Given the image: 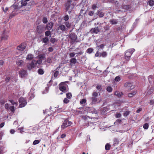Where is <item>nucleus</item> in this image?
I'll return each instance as SVG.
<instances>
[{
	"mask_svg": "<svg viewBox=\"0 0 154 154\" xmlns=\"http://www.w3.org/2000/svg\"><path fill=\"white\" fill-rule=\"evenodd\" d=\"M135 51L134 49L131 48L127 50L125 52L124 56L126 60L129 61L130 60L131 55Z\"/></svg>",
	"mask_w": 154,
	"mask_h": 154,
	"instance_id": "1",
	"label": "nucleus"
},
{
	"mask_svg": "<svg viewBox=\"0 0 154 154\" xmlns=\"http://www.w3.org/2000/svg\"><path fill=\"white\" fill-rule=\"evenodd\" d=\"M45 29L43 25H40L37 26L36 29L37 33L40 34L43 33L45 30Z\"/></svg>",
	"mask_w": 154,
	"mask_h": 154,
	"instance_id": "2",
	"label": "nucleus"
},
{
	"mask_svg": "<svg viewBox=\"0 0 154 154\" xmlns=\"http://www.w3.org/2000/svg\"><path fill=\"white\" fill-rule=\"evenodd\" d=\"M19 101L20 103L19 106L20 108L24 107L27 104L25 99L23 97H20L19 99Z\"/></svg>",
	"mask_w": 154,
	"mask_h": 154,
	"instance_id": "3",
	"label": "nucleus"
},
{
	"mask_svg": "<svg viewBox=\"0 0 154 154\" xmlns=\"http://www.w3.org/2000/svg\"><path fill=\"white\" fill-rule=\"evenodd\" d=\"M69 38L71 39L70 43L72 44L76 41L77 36L74 33H72L70 34Z\"/></svg>",
	"mask_w": 154,
	"mask_h": 154,
	"instance_id": "4",
	"label": "nucleus"
},
{
	"mask_svg": "<svg viewBox=\"0 0 154 154\" xmlns=\"http://www.w3.org/2000/svg\"><path fill=\"white\" fill-rule=\"evenodd\" d=\"M72 122L71 121H68L67 119H66L61 125V128L62 129H64L67 127L70 126Z\"/></svg>",
	"mask_w": 154,
	"mask_h": 154,
	"instance_id": "5",
	"label": "nucleus"
},
{
	"mask_svg": "<svg viewBox=\"0 0 154 154\" xmlns=\"http://www.w3.org/2000/svg\"><path fill=\"white\" fill-rule=\"evenodd\" d=\"M124 86L129 90L133 89L135 87V85H134L132 83L129 82L125 83L124 84Z\"/></svg>",
	"mask_w": 154,
	"mask_h": 154,
	"instance_id": "6",
	"label": "nucleus"
},
{
	"mask_svg": "<svg viewBox=\"0 0 154 154\" xmlns=\"http://www.w3.org/2000/svg\"><path fill=\"white\" fill-rule=\"evenodd\" d=\"M63 82H61L59 85V90L64 93H66L67 91H66V87L68 86L63 85Z\"/></svg>",
	"mask_w": 154,
	"mask_h": 154,
	"instance_id": "7",
	"label": "nucleus"
},
{
	"mask_svg": "<svg viewBox=\"0 0 154 154\" xmlns=\"http://www.w3.org/2000/svg\"><path fill=\"white\" fill-rule=\"evenodd\" d=\"M66 29L64 25L60 24L56 30L57 32L60 33L65 31L66 30Z\"/></svg>",
	"mask_w": 154,
	"mask_h": 154,
	"instance_id": "8",
	"label": "nucleus"
},
{
	"mask_svg": "<svg viewBox=\"0 0 154 154\" xmlns=\"http://www.w3.org/2000/svg\"><path fill=\"white\" fill-rule=\"evenodd\" d=\"M26 45L24 43H22L17 47V49L20 51H23L26 48Z\"/></svg>",
	"mask_w": 154,
	"mask_h": 154,
	"instance_id": "9",
	"label": "nucleus"
},
{
	"mask_svg": "<svg viewBox=\"0 0 154 154\" xmlns=\"http://www.w3.org/2000/svg\"><path fill=\"white\" fill-rule=\"evenodd\" d=\"M35 62L34 60H33L30 63H28L27 67L29 70H30L35 67L36 66Z\"/></svg>",
	"mask_w": 154,
	"mask_h": 154,
	"instance_id": "10",
	"label": "nucleus"
},
{
	"mask_svg": "<svg viewBox=\"0 0 154 154\" xmlns=\"http://www.w3.org/2000/svg\"><path fill=\"white\" fill-rule=\"evenodd\" d=\"M6 31V30L5 29H4L3 31V32L0 38V41L3 40L5 41L8 39V35L7 34H5Z\"/></svg>",
	"mask_w": 154,
	"mask_h": 154,
	"instance_id": "11",
	"label": "nucleus"
},
{
	"mask_svg": "<svg viewBox=\"0 0 154 154\" xmlns=\"http://www.w3.org/2000/svg\"><path fill=\"white\" fill-rule=\"evenodd\" d=\"M53 24L52 21L50 22L46 25V29L48 30H50L53 27Z\"/></svg>",
	"mask_w": 154,
	"mask_h": 154,
	"instance_id": "12",
	"label": "nucleus"
},
{
	"mask_svg": "<svg viewBox=\"0 0 154 154\" xmlns=\"http://www.w3.org/2000/svg\"><path fill=\"white\" fill-rule=\"evenodd\" d=\"M26 71L24 69H22L19 72V76L20 77L22 78L24 77L25 75H26Z\"/></svg>",
	"mask_w": 154,
	"mask_h": 154,
	"instance_id": "13",
	"label": "nucleus"
},
{
	"mask_svg": "<svg viewBox=\"0 0 154 154\" xmlns=\"http://www.w3.org/2000/svg\"><path fill=\"white\" fill-rule=\"evenodd\" d=\"M72 2V0H68L65 4L66 10V11H68L71 5V3Z\"/></svg>",
	"mask_w": 154,
	"mask_h": 154,
	"instance_id": "14",
	"label": "nucleus"
},
{
	"mask_svg": "<svg viewBox=\"0 0 154 154\" xmlns=\"http://www.w3.org/2000/svg\"><path fill=\"white\" fill-rule=\"evenodd\" d=\"M97 14L98 16L100 18L103 17L104 15V14L103 12L99 10L97 11Z\"/></svg>",
	"mask_w": 154,
	"mask_h": 154,
	"instance_id": "15",
	"label": "nucleus"
},
{
	"mask_svg": "<svg viewBox=\"0 0 154 154\" xmlns=\"http://www.w3.org/2000/svg\"><path fill=\"white\" fill-rule=\"evenodd\" d=\"M109 110V109L107 107H105L101 110V113L102 114L105 115L106 112Z\"/></svg>",
	"mask_w": 154,
	"mask_h": 154,
	"instance_id": "16",
	"label": "nucleus"
},
{
	"mask_svg": "<svg viewBox=\"0 0 154 154\" xmlns=\"http://www.w3.org/2000/svg\"><path fill=\"white\" fill-rule=\"evenodd\" d=\"M91 30H92L93 32L95 34L98 33L100 31L98 27H95L94 28H92Z\"/></svg>",
	"mask_w": 154,
	"mask_h": 154,
	"instance_id": "17",
	"label": "nucleus"
},
{
	"mask_svg": "<svg viewBox=\"0 0 154 154\" xmlns=\"http://www.w3.org/2000/svg\"><path fill=\"white\" fill-rule=\"evenodd\" d=\"M137 93V91H135L131 93H129L128 94V97H132L135 95Z\"/></svg>",
	"mask_w": 154,
	"mask_h": 154,
	"instance_id": "18",
	"label": "nucleus"
},
{
	"mask_svg": "<svg viewBox=\"0 0 154 154\" xmlns=\"http://www.w3.org/2000/svg\"><path fill=\"white\" fill-rule=\"evenodd\" d=\"M16 64L19 66H21L23 64V61L22 60H18L16 61Z\"/></svg>",
	"mask_w": 154,
	"mask_h": 154,
	"instance_id": "19",
	"label": "nucleus"
},
{
	"mask_svg": "<svg viewBox=\"0 0 154 154\" xmlns=\"http://www.w3.org/2000/svg\"><path fill=\"white\" fill-rule=\"evenodd\" d=\"M114 94L115 95L117 96L118 97H120L123 95V93L122 92L116 91L115 92Z\"/></svg>",
	"mask_w": 154,
	"mask_h": 154,
	"instance_id": "20",
	"label": "nucleus"
},
{
	"mask_svg": "<svg viewBox=\"0 0 154 154\" xmlns=\"http://www.w3.org/2000/svg\"><path fill=\"white\" fill-rule=\"evenodd\" d=\"M111 145L109 143H107L105 146V149L106 150H109L110 149Z\"/></svg>",
	"mask_w": 154,
	"mask_h": 154,
	"instance_id": "21",
	"label": "nucleus"
},
{
	"mask_svg": "<svg viewBox=\"0 0 154 154\" xmlns=\"http://www.w3.org/2000/svg\"><path fill=\"white\" fill-rule=\"evenodd\" d=\"M33 58V56L32 54H29L27 56L26 59L28 60H31Z\"/></svg>",
	"mask_w": 154,
	"mask_h": 154,
	"instance_id": "22",
	"label": "nucleus"
},
{
	"mask_svg": "<svg viewBox=\"0 0 154 154\" xmlns=\"http://www.w3.org/2000/svg\"><path fill=\"white\" fill-rule=\"evenodd\" d=\"M34 61H35V64L36 65V66L37 64H40L42 63V60L41 59H38L37 61L34 60Z\"/></svg>",
	"mask_w": 154,
	"mask_h": 154,
	"instance_id": "23",
	"label": "nucleus"
},
{
	"mask_svg": "<svg viewBox=\"0 0 154 154\" xmlns=\"http://www.w3.org/2000/svg\"><path fill=\"white\" fill-rule=\"evenodd\" d=\"M76 60L75 58H72L70 60V63L75 64L76 63Z\"/></svg>",
	"mask_w": 154,
	"mask_h": 154,
	"instance_id": "24",
	"label": "nucleus"
},
{
	"mask_svg": "<svg viewBox=\"0 0 154 154\" xmlns=\"http://www.w3.org/2000/svg\"><path fill=\"white\" fill-rule=\"evenodd\" d=\"M38 73L40 75H43L44 73V71L42 69H38Z\"/></svg>",
	"mask_w": 154,
	"mask_h": 154,
	"instance_id": "25",
	"label": "nucleus"
},
{
	"mask_svg": "<svg viewBox=\"0 0 154 154\" xmlns=\"http://www.w3.org/2000/svg\"><path fill=\"white\" fill-rule=\"evenodd\" d=\"M113 143L114 146L117 145L119 144V141L117 139L115 138L114 139Z\"/></svg>",
	"mask_w": 154,
	"mask_h": 154,
	"instance_id": "26",
	"label": "nucleus"
},
{
	"mask_svg": "<svg viewBox=\"0 0 154 154\" xmlns=\"http://www.w3.org/2000/svg\"><path fill=\"white\" fill-rule=\"evenodd\" d=\"M106 90V91L109 92H111L112 91V88L110 86L108 87Z\"/></svg>",
	"mask_w": 154,
	"mask_h": 154,
	"instance_id": "27",
	"label": "nucleus"
},
{
	"mask_svg": "<svg viewBox=\"0 0 154 154\" xmlns=\"http://www.w3.org/2000/svg\"><path fill=\"white\" fill-rule=\"evenodd\" d=\"M51 34V32L50 31V30H48L46 31L45 32V35L47 36H48L50 35Z\"/></svg>",
	"mask_w": 154,
	"mask_h": 154,
	"instance_id": "28",
	"label": "nucleus"
},
{
	"mask_svg": "<svg viewBox=\"0 0 154 154\" xmlns=\"http://www.w3.org/2000/svg\"><path fill=\"white\" fill-rule=\"evenodd\" d=\"M67 28H69L71 27V24L68 22H66L64 23Z\"/></svg>",
	"mask_w": 154,
	"mask_h": 154,
	"instance_id": "29",
	"label": "nucleus"
},
{
	"mask_svg": "<svg viewBox=\"0 0 154 154\" xmlns=\"http://www.w3.org/2000/svg\"><path fill=\"white\" fill-rule=\"evenodd\" d=\"M110 22L112 24H116L117 23L116 20L115 19H112L110 20Z\"/></svg>",
	"mask_w": 154,
	"mask_h": 154,
	"instance_id": "30",
	"label": "nucleus"
},
{
	"mask_svg": "<svg viewBox=\"0 0 154 154\" xmlns=\"http://www.w3.org/2000/svg\"><path fill=\"white\" fill-rule=\"evenodd\" d=\"M101 57H105L107 55V53L105 51H103L102 53H101L100 54Z\"/></svg>",
	"mask_w": 154,
	"mask_h": 154,
	"instance_id": "31",
	"label": "nucleus"
},
{
	"mask_svg": "<svg viewBox=\"0 0 154 154\" xmlns=\"http://www.w3.org/2000/svg\"><path fill=\"white\" fill-rule=\"evenodd\" d=\"M153 78V76L152 75H150L148 77V80L150 83H151L152 82V79Z\"/></svg>",
	"mask_w": 154,
	"mask_h": 154,
	"instance_id": "32",
	"label": "nucleus"
},
{
	"mask_svg": "<svg viewBox=\"0 0 154 154\" xmlns=\"http://www.w3.org/2000/svg\"><path fill=\"white\" fill-rule=\"evenodd\" d=\"M148 3L150 6H152L154 5V1L153 0H150L148 2Z\"/></svg>",
	"mask_w": 154,
	"mask_h": 154,
	"instance_id": "33",
	"label": "nucleus"
},
{
	"mask_svg": "<svg viewBox=\"0 0 154 154\" xmlns=\"http://www.w3.org/2000/svg\"><path fill=\"white\" fill-rule=\"evenodd\" d=\"M42 22L45 24L46 23L48 22V19L47 17H43L42 20Z\"/></svg>",
	"mask_w": 154,
	"mask_h": 154,
	"instance_id": "34",
	"label": "nucleus"
},
{
	"mask_svg": "<svg viewBox=\"0 0 154 154\" xmlns=\"http://www.w3.org/2000/svg\"><path fill=\"white\" fill-rule=\"evenodd\" d=\"M149 127V124L147 123H146L144 124L143 125V128L144 129H148Z\"/></svg>",
	"mask_w": 154,
	"mask_h": 154,
	"instance_id": "35",
	"label": "nucleus"
},
{
	"mask_svg": "<svg viewBox=\"0 0 154 154\" xmlns=\"http://www.w3.org/2000/svg\"><path fill=\"white\" fill-rule=\"evenodd\" d=\"M66 97L67 98L70 99L72 97V94L71 93H68L66 94Z\"/></svg>",
	"mask_w": 154,
	"mask_h": 154,
	"instance_id": "36",
	"label": "nucleus"
},
{
	"mask_svg": "<svg viewBox=\"0 0 154 154\" xmlns=\"http://www.w3.org/2000/svg\"><path fill=\"white\" fill-rule=\"evenodd\" d=\"M48 41V39L47 37H45L43 38L42 42L45 43H47Z\"/></svg>",
	"mask_w": 154,
	"mask_h": 154,
	"instance_id": "37",
	"label": "nucleus"
},
{
	"mask_svg": "<svg viewBox=\"0 0 154 154\" xmlns=\"http://www.w3.org/2000/svg\"><path fill=\"white\" fill-rule=\"evenodd\" d=\"M97 98L96 97H93L92 98V103H94L97 101Z\"/></svg>",
	"mask_w": 154,
	"mask_h": 154,
	"instance_id": "38",
	"label": "nucleus"
},
{
	"mask_svg": "<svg viewBox=\"0 0 154 154\" xmlns=\"http://www.w3.org/2000/svg\"><path fill=\"white\" fill-rule=\"evenodd\" d=\"M4 148V147L3 146L0 147V154H2L4 153L3 151Z\"/></svg>",
	"mask_w": 154,
	"mask_h": 154,
	"instance_id": "39",
	"label": "nucleus"
},
{
	"mask_svg": "<svg viewBox=\"0 0 154 154\" xmlns=\"http://www.w3.org/2000/svg\"><path fill=\"white\" fill-rule=\"evenodd\" d=\"M40 142V140H35L33 141V144L34 145H36L38 144Z\"/></svg>",
	"mask_w": 154,
	"mask_h": 154,
	"instance_id": "40",
	"label": "nucleus"
},
{
	"mask_svg": "<svg viewBox=\"0 0 154 154\" xmlns=\"http://www.w3.org/2000/svg\"><path fill=\"white\" fill-rule=\"evenodd\" d=\"M115 80L116 82H119L120 81L121 78L119 76H117L116 77Z\"/></svg>",
	"mask_w": 154,
	"mask_h": 154,
	"instance_id": "41",
	"label": "nucleus"
},
{
	"mask_svg": "<svg viewBox=\"0 0 154 154\" xmlns=\"http://www.w3.org/2000/svg\"><path fill=\"white\" fill-rule=\"evenodd\" d=\"M11 112H14L15 111L14 107V106H11L9 108Z\"/></svg>",
	"mask_w": 154,
	"mask_h": 154,
	"instance_id": "42",
	"label": "nucleus"
},
{
	"mask_svg": "<svg viewBox=\"0 0 154 154\" xmlns=\"http://www.w3.org/2000/svg\"><path fill=\"white\" fill-rule=\"evenodd\" d=\"M130 113V112L129 111H126L123 113V115L124 116H127Z\"/></svg>",
	"mask_w": 154,
	"mask_h": 154,
	"instance_id": "43",
	"label": "nucleus"
},
{
	"mask_svg": "<svg viewBox=\"0 0 154 154\" xmlns=\"http://www.w3.org/2000/svg\"><path fill=\"white\" fill-rule=\"evenodd\" d=\"M93 49L92 48H89L87 50V53H91L93 51Z\"/></svg>",
	"mask_w": 154,
	"mask_h": 154,
	"instance_id": "44",
	"label": "nucleus"
},
{
	"mask_svg": "<svg viewBox=\"0 0 154 154\" xmlns=\"http://www.w3.org/2000/svg\"><path fill=\"white\" fill-rule=\"evenodd\" d=\"M59 72L58 71H56L54 74V77L55 78H56L58 75Z\"/></svg>",
	"mask_w": 154,
	"mask_h": 154,
	"instance_id": "45",
	"label": "nucleus"
},
{
	"mask_svg": "<svg viewBox=\"0 0 154 154\" xmlns=\"http://www.w3.org/2000/svg\"><path fill=\"white\" fill-rule=\"evenodd\" d=\"M100 54V53L98 51H97L95 54V56L97 57H100L101 55Z\"/></svg>",
	"mask_w": 154,
	"mask_h": 154,
	"instance_id": "46",
	"label": "nucleus"
},
{
	"mask_svg": "<svg viewBox=\"0 0 154 154\" xmlns=\"http://www.w3.org/2000/svg\"><path fill=\"white\" fill-rule=\"evenodd\" d=\"M18 130H20V132L21 133H22L24 132V128L23 127L19 128Z\"/></svg>",
	"mask_w": 154,
	"mask_h": 154,
	"instance_id": "47",
	"label": "nucleus"
},
{
	"mask_svg": "<svg viewBox=\"0 0 154 154\" xmlns=\"http://www.w3.org/2000/svg\"><path fill=\"white\" fill-rule=\"evenodd\" d=\"M153 92V90L151 88L147 92V93L149 94H150Z\"/></svg>",
	"mask_w": 154,
	"mask_h": 154,
	"instance_id": "48",
	"label": "nucleus"
},
{
	"mask_svg": "<svg viewBox=\"0 0 154 154\" xmlns=\"http://www.w3.org/2000/svg\"><path fill=\"white\" fill-rule=\"evenodd\" d=\"M9 101L12 103L13 105H17V103L16 102H14V100H9Z\"/></svg>",
	"mask_w": 154,
	"mask_h": 154,
	"instance_id": "49",
	"label": "nucleus"
},
{
	"mask_svg": "<svg viewBox=\"0 0 154 154\" xmlns=\"http://www.w3.org/2000/svg\"><path fill=\"white\" fill-rule=\"evenodd\" d=\"M86 100L85 99H82L80 101V103L81 104H83L86 103Z\"/></svg>",
	"mask_w": 154,
	"mask_h": 154,
	"instance_id": "50",
	"label": "nucleus"
},
{
	"mask_svg": "<svg viewBox=\"0 0 154 154\" xmlns=\"http://www.w3.org/2000/svg\"><path fill=\"white\" fill-rule=\"evenodd\" d=\"M21 6H25L27 4V2L25 1H22L21 2Z\"/></svg>",
	"mask_w": 154,
	"mask_h": 154,
	"instance_id": "51",
	"label": "nucleus"
},
{
	"mask_svg": "<svg viewBox=\"0 0 154 154\" xmlns=\"http://www.w3.org/2000/svg\"><path fill=\"white\" fill-rule=\"evenodd\" d=\"M69 102V100L67 98H65L63 100V103H67Z\"/></svg>",
	"mask_w": 154,
	"mask_h": 154,
	"instance_id": "52",
	"label": "nucleus"
},
{
	"mask_svg": "<svg viewBox=\"0 0 154 154\" xmlns=\"http://www.w3.org/2000/svg\"><path fill=\"white\" fill-rule=\"evenodd\" d=\"M96 88L97 89L100 91L102 89V87L100 85H98L96 87Z\"/></svg>",
	"mask_w": 154,
	"mask_h": 154,
	"instance_id": "53",
	"label": "nucleus"
},
{
	"mask_svg": "<svg viewBox=\"0 0 154 154\" xmlns=\"http://www.w3.org/2000/svg\"><path fill=\"white\" fill-rule=\"evenodd\" d=\"M56 41V39L54 38H51L50 39V42L53 43H54Z\"/></svg>",
	"mask_w": 154,
	"mask_h": 154,
	"instance_id": "54",
	"label": "nucleus"
},
{
	"mask_svg": "<svg viewBox=\"0 0 154 154\" xmlns=\"http://www.w3.org/2000/svg\"><path fill=\"white\" fill-rule=\"evenodd\" d=\"M69 19V17L68 15H66L64 17V20L65 21H67Z\"/></svg>",
	"mask_w": 154,
	"mask_h": 154,
	"instance_id": "55",
	"label": "nucleus"
},
{
	"mask_svg": "<svg viewBox=\"0 0 154 154\" xmlns=\"http://www.w3.org/2000/svg\"><path fill=\"white\" fill-rule=\"evenodd\" d=\"M94 14V11H90L88 13V14L90 16H92Z\"/></svg>",
	"mask_w": 154,
	"mask_h": 154,
	"instance_id": "56",
	"label": "nucleus"
},
{
	"mask_svg": "<svg viewBox=\"0 0 154 154\" xmlns=\"http://www.w3.org/2000/svg\"><path fill=\"white\" fill-rule=\"evenodd\" d=\"M97 8V7L96 5L95 4L93 5L92 6V8L94 10H95Z\"/></svg>",
	"mask_w": 154,
	"mask_h": 154,
	"instance_id": "57",
	"label": "nucleus"
},
{
	"mask_svg": "<svg viewBox=\"0 0 154 154\" xmlns=\"http://www.w3.org/2000/svg\"><path fill=\"white\" fill-rule=\"evenodd\" d=\"M75 55V54L74 53H71L69 54V56L70 57H73Z\"/></svg>",
	"mask_w": 154,
	"mask_h": 154,
	"instance_id": "58",
	"label": "nucleus"
},
{
	"mask_svg": "<svg viewBox=\"0 0 154 154\" xmlns=\"http://www.w3.org/2000/svg\"><path fill=\"white\" fill-rule=\"evenodd\" d=\"M109 26L106 25L104 27V29L105 31H107L109 29Z\"/></svg>",
	"mask_w": 154,
	"mask_h": 154,
	"instance_id": "59",
	"label": "nucleus"
},
{
	"mask_svg": "<svg viewBox=\"0 0 154 154\" xmlns=\"http://www.w3.org/2000/svg\"><path fill=\"white\" fill-rule=\"evenodd\" d=\"M53 48L51 47H50L48 48V51L49 52H52L53 51Z\"/></svg>",
	"mask_w": 154,
	"mask_h": 154,
	"instance_id": "60",
	"label": "nucleus"
},
{
	"mask_svg": "<svg viewBox=\"0 0 154 154\" xmlns=\"http://www.w3.org/2000/svg\"><path fill=\"white\" fill-rule=\"evenodd\" d=\"M92 95L94 97H95L98 96V94L96 92H94L93 93Z\"/></svg>",
	"mask_w": 154,
	"mask_h": 154,
	"instance_id": "61",
	"label": "nucleus"
},
{
	"mask_svg": "<svg viewBox=\"0 0 154 154\" xmlns=\"http://www.w3.org/2000/svg\"><path fill=\"white\" fill-rule=\"evenodd\" d=\"M121 115L120 113H117L116 115V117L117 118H120L121 117Z\"/></svg>",
	"mask_w": 154,
	"mask_h": 154,
	"instance_id": "62",
	"label": "nucleus"
},
{
	"mask_svg": "<svg viewBox=\"0 0 154 154\" xmlns=\"http://www.w3.org/2000/svg\"><path fill=\"white\" fill-rule=\"evenodd\" d=\"M123 8H125L126 9H128L129 8V5H124L123 6Z\"/></svg>",
	"mask_w": 154,
	"mask_h": 154,
	"instance_id": "63",
	"label": "nucleus"
},
{
	"mask_svg": "<svg viewBox=\"0 0 154 154\" xmlns=\"http://www.w3.org/2000/svg\"><path fill=\"white\" fill-rule=\"evenodd\" d=\"M47 61L49 63H51L52 62L50 58H48L47 59Z\"/></svg>",
	"mask_w": 154,
	"mask_h": 154,
	"instance_id": "64",
	"label": "nucleus"
}]
</instances>
